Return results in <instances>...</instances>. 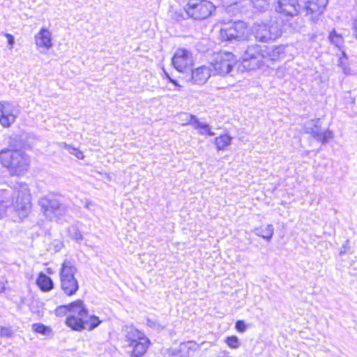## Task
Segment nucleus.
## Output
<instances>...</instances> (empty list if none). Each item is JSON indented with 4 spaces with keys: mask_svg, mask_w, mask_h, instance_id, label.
<instances>
[{
    "mask_svg": "<svg viewBox=\"0 0 357 357\" xmlns=\"http://www.w3.org/2000/svg\"><path fill=\"white\" fill-rule=\"evenodd\" d=\"M57 317H63L69 313L66 318V325L74 331H82L84 329L92 331L101 323L99 318L90 315L83 302L77 300L68 305H63L55 309Z\"/></svg>",
    "mask_w": 357,
    "mask_h": 357,
    "instance_id": "nucleus-1",
    "label": "nucleus"
},
{
    "mask_svg": "<svg viewBox=\"0 0 357 357\" xmlns=\"http://www.w3.org/2000/svg\"><path fill=\"white\" fill-rule=\"evenodd\" d=\"M121 342L123 347L130 357H142L150 344L149 338L132 326L123 327Z\"/></svg>",
    "mask_w": 357,
    "mask_h": 357,
    "instance_id": "nucleus-2",
    "label": "nucleus"
},
{
    "mask_svg": "<svg viewBox=\"0 0 357 357\" xmlns=\"http://www.w3.org/2000/svg\"><path fill=\"white\" fill-rule=\"evenodd\" d=\"M0 163L6 167L11 176H22L30 167L29 156L24 151L4 149L0 151Z\"/></svg>",
    "mask_w": 357,
    "mask_h": 357,
    "instance_id": "nucleus-3",
    "label": "nucleus"
},
{
    "mask_svg": "<svg viewBox=\"0 0 357 357\" xmlns=\"http://www.w3.org/2000/svg\"><path fill=\"white\" fill-rule=\"evenodd\" d=\"M44 215L49 220L57 219L66 215L68 207L63 202V197L56 193H48L38 200Z\"/></svg>",
    "mask_w": 357,
    "mask_h": 357,
    "instance_id": "nucleus-4",
    "label": "nucleus"
},
{
    "mask_svg": "<svg viewBox=\"0 0 357 357\" xmlns=\"http://www.w3.org/2000/svg\"><path fill=\"white\" fill-rule=\"evenodd\" d=\"M76 272L77 268L74 264L70 260H64L61 264L59 276L61 289L66 296H71L79 289L78 281L75 278Z\"/></svg>",
    "mask_w": 357,
    "mask_h": 357,
    "instance_id": "nucleus-5",
    "label": "nucleus"
},
{
    "mask_svg": "<svg viewBox=\"0 0 357 357\" xmlns=\"http://www.w3.org/2000/svg\"><path fill=\"white\" fill-rule=\"evenodd\" d=\"M273 52V49L269 48L265 45L261 46L257 44L249 45L245 50L243 56V63L244 67L250 70L259 68L264 62L266 58L271 57V52Z\"/></svg>",
    "mask_w": 357,
    "mask_h": 357,
    "instance_id": "nucleus-6",
    "label": "nucleus"
},
{
    "mask_svg": "<svg viewBox=\"0 0 357 357\" xmlns=\"http://www.w3.org/2000/svg\"><path fill=\"white\" fill-rule=\"evenodd\" d=\"M237 59L229 52H218L213 54L210 66L213 68V75L225 76L236 66Z\"/></svg>",
    "mask_w": 357,
    "mask_h": 357,
    "instance_id": "nucleus-7",
    "label": "nucleus"
},
{
    "mask_svg": "<svg viewBox=\"0 0 357 357\" xmlns=\"http://www.w3.org/2000/svg\"><path fill=\"white\" fill-rule=\"evenodd\" d=\"M31 193L28 185L20 183L14 192L12 204L21 218H26L31 208Z\"/></svg>",
    "mask_w": 357,
    "mask_h": 357,
    "instance_id": "nucleus-8",
    "label": "nucleus"
},
{
    "mask_svg": "<svg viewBox=\"0 0 357 357\" xmlns=\"http://www.w3.org/2000/svg\"><path fill=\"white\" fill-rule=\"evenodd\" d=\"M215 10L214 5L207 0H190L185 6L187 15L195 20L208 18Z\"/></svg>",
    "mask_w": 357,
    "mask_h": 357,
    "instance_id": "nucleus-9",
    "label": "nucleus"
},
{
    "mask_svg": "<svg viewBox=\"0 0 357 357\" xmlns=\"http://www.w3.org/2000/svg\"><path fill=\"white\" fill-rule=\"evenodd\" d=\"M248 27L242 21L230 22L225 24L220 29L222 40L232 41L243 40L247 34Z\"/></svg>",
    "mask_w": 357,
    "mask_h": 357,
    "instance_id": "nucleus-10",
    "label": "nucleus"
},
{
    "mask_svg": "<svg viewBox=\"0 0 357 357\" xmlns=\"http://www.w3.org/2000/svg\"><path fill=\"white\" fill-rule=\"evenodd\" d=\"M321 126L320 119H315L307 121L303 128L305 133L311 135L317 141L324 144L333 138V133L328 129L323 130Z\"/></svg>",
    "mask_w": 357,
    "mask_h": 357,
    "instance_id": "nucleus-11",
    "label": "nucleus"
},
{
    "mask_svg": "<svg viewBox=\"0 0 357 357\" xmlns=\"http://www.w3.org/2000/svg\"><path fill=\"white\" fill-rule=\"evenodd\" d=\"M255 37L261 42L273 40L280 37L282 31L277 23L259 24L255 29Z\"/></svg>",
    "mask_w": 357,
    "mask_h": 357,
    "instance_id": "nucleus-12",
    "label": "nucleus"
},
{
    "mask_svg": "<svg viewBox=\"0 0 357 357\" xmlns=\"http://www.w3.org/2000/svg\"><path fill=\"white\" fill-rule=\"evenodd\" d=\"M172 65L178 72L190 70L193 65V56L191 52L184 48L176 50L172 58Z\"/></svg>",
    "mask_w": 357,
    "mask_h": 357,
    "instance_id": "nucleus-13",
    "label": "nucleus"
},
{
    "mask_svg": "<svg viewBox=\"0 0 357 357\" xmlns=\"http://www.w3.org/2000/svg\"><path fill=\"white\" fill-rule=\"evenodd\" d=\"M328 0H307L303 10L310 20L317 22L324 12Z\"/></svg>",
    "mask_w": 357,
    "mask_h": 357,
    "instance_id": "nucleus-14",
    "label": "nucleus"
},
{
    "mask_svg": "<svg viewBox=\"0 0 357 357\" xmlns=\"http://www.w3.org/2000/svg\"><path fill=\"white\" fill-rule=\"evenodd\" d=\"M275 9L282 17H293L298 15L300 5L298 0H278Z\"/></svg>",
    "mask_w": 357,
    "mask_h": 357,
    "instance_id": "nucleus-15",
    "label": "nucleus"
},
{
    "mask_svg": "<svg viewBox=\"0 0 357 357\" xmlns=\"http://www.w3.org/2000/svg\"><path fill=\"white\" fill-rule=\"evenodd\" d=\"M17 111L14 105L8 102H0V124L9 128L15 121Z\"/></svg>",
    "mask_w": 357,
    "mask_h": 357,
    "instance_id": "nucleus-16",
    "label": "nucleus"
},
{
    "mask_svg": "<svg viewBox=\"0 0 357 357\" xmlns=\"http://www.w3.org/2000/svg\"><path fill=\"white\" fill-rule=\"evenodd\" d=\"M35 44L40 52L47 51L52 47L51 32L46 28H42L35 35Z\"/></svg>",
    "mask_w": 357,
    "mask_h": 357,
    "instance_id": "nucleus-17",
    "label": "nucleus"
},
{
    "mask_svg": "<svg viewBox=\"0 0 357 357\" xmlns=\"http://www.w3.org/2000/svg\"><path fill=\"white\" fill-rule=\"evenodd\" d=\"M212 75L213 72L209 66H202L192 70L191 82L195 84L203 85Z\"/></svg>",
    "mask_w": 357,
    "mask_h": 357,
    "instance_id": "nucleus-18",
    "label": "nucleus"
},
{
    "mask_svg": "<svg viewBox=\"0 0 357 357\" xmlns=\"http://www.w3.org/2000/svg\"><path fill=\"white\" fill-rule=\"evenodd\" d=\"M188 124H192L195 129L199 130L200 135H206L208 136H213L215 133L211 131V127L208 123L201 122L194 115H188Z\"/></svg>",
    "mask_w": 357,
    "mask_h": 357,
    "instance_id": "nucleus-19",
    "label": "nucleus"
},
{
    "mask_svg": "<svg viewBox=\"0 0 357 357\" xmlns=\"http://www.w3.org/2000/svg\"><path fill=\"white\" fill-rule=\"evenodd\" d=\"M252 231L257 236L270 241L273 236L274 227L272 224H268L264 229L262 227H257L255 228Z\"/></svg>",
    "mask_w": 357,
    "mask_h": 357,
    "instance_id": "nucleus-20",
    "label": "nucleus"
},
{
    "mask_svg": "<svg viewBox=\"0 0 357 357\" xmlns=\"http://www.w3.org/2000/svg\"><path fill=\"white\" fill-rule=\"evenodd\" d=\"M36 283L43 291H49L53 289V282L52 279L42 272L38 275Z\"/></svg>",
    "mask_w": 357,
    "mask_h": 357,
    "instance_id": "nucleus-21",
    "label": "nucleus"
},
{
    "mask_svg": "<svg viewBox=\"0 0 357 357\" xmlns=\"http://www.w3.org/2000/svg\"><path fill=\"white\" fill-rule=\"evenodd\" d=\"M231 137L227 134L222 135L215 139V144L218 151L225 150L231 142Z\"/></svg>",
    "mask_w": 357,
    "mask_h": 357,
    "instance_id": "nucleus-22",
    "label": "nucleus"
},
{
    "mask_svg": "<svg viewBox=\"0 0 357 357\" xmlns=\"http://www.w3.org/2000/svg\"><path fill=\"white\" fill-rule=\"evenodd\" d=\"M59 146L62 149L67 150L69 152V153L75 155L78 159H83L84 157V153L80 150H79L77 148H75L71 145L66 144V142H61L59 144Z\"/></svg>",
    "mask_w": 357,
    "mask_h": 357,
    "instance_id": "nucleus-23",
    "label": "nucleus"
},
{
    "mask_svg": "<svg viewBox=\"0 0 357 357\" xmlns=\"http://www.w3.org/2000/svg\"><path fill=\"white\" fill-rule=\"evenodd\" d=\"M225 342L229 348L232 349H237L241 347V342L238 337L236 335L227 337L225 340Z\"/></svg>",
    "mask_w": 357,
    "mask_h": 357,
    "instance_id": "nucleus-24",
    "label": "nucleus"
},
{
    "mask_svg": "<svg viewBox=\"0 0 357 357\" xmlns=\"http://www.w3.org/2000/svg\"><path fill=\"white\" fill-rule=\"evenodd\" d=\"M32 329L36 333H40L45 335H49L52 333V330L50 327H47L40 323L33 324Z\"/></svg>",
    "mask_w": 357,
    "mask_h": 357,
    "instance_id": "nucleus-25",
    "label": "nucleus"
},
{
    "mask_svg": "<svg viewBox=\"0 0 357 357\" xmlns=\"http://www.w3.org/2000/svg\"><path fill=\"white\" fill-rule=\"evenodd\" d=\"M328 38L331 42L337 47H340L343 44V38L341 35L337 34L335 30L330 33Z\"/></svg>",
    "mask_w": 357,
    "mask_h": 357,
    "instance_id": "nucleus-26",
    "label": "nucleus"
},
{
    "mask_svg": "<svg viewBox=\"0 0 357 357\" xmlns=\"http://www.w3.org/2000/svg\"><path fill=\"white\" fill-rule=\"evenodd\" d=\"M70 232L72 238L75 240L77 241L82 240V234L77 227H72Z\"/></svg>",
    "mask_w": 357,
    "mask_h": 357,
    "instance_id": "nucleus-27",
    "label": "nucleus"
},
{
    "mask_svg": "<svg viewBox=\"0 0 357 357\" xmlns=\"http://www.w3.org/2000/svg\"><path fill=\"white\" fill-rule=\"evenodd\" d=\"M235 328L240 333H244L247 329V326L244 321L238 320L235 324Z\"/></svg>",
    "mask_w": 357,
    "mask_h": 357,
    "instance_id": "nucleus-28",
    "label": "nucleus"
},
{
    "mask_svg": "<svg viewBox=\"0 0 357 357\" xmlns=\"http://www.w3.org/2000/svg\"><path fill=\"white\" fill-rule=\"evenodd\" d=\"M9 206L8 202L1 201L0 202V218H2L7 211V208Z\"/></svg>",
    "mask_w": 357,
    "mask_h": 357,
    "instance_id": "nucleus-29",
    "label": "nucleus"
},
{
    "mask_svg": "<svg viewBox=\"0 0 357 357\" xmlns=\"http://www.w3.org/2000/svg\"><path fill=\"white\" fill-rule=\"evenodd\" d=\"M12 335V331L9 328L1 327L0 329V336L1 337H10Z\"/></svg>",
    "mask_w": 357,
    "mask_h": 357,
    "instance_id": "nucleus-30",
    "label": "nucleus"
},
{
    "mask_svg": "<svg viewBox=\"0 0 357 357\" xmlns=\"http://www.w3.org/2000/svg\"><path fill=\"white\" fill-rule=\"evenodd\" d=\"M5 36L7 38L8 43L10 46V49L12 50L13 49V45L15 43L14 36L13 35L10 34V33H5Z\"/></svg>",
    "mask_w": 357,
    "mask_h": 357,
    "instance_id": "nucleus-31",
    "label": "nucleus"
},
{
    "mask_svg": "<svg viewBox=\"0 0 357 357\" xmlns=\"http://www.w3.org/2000/svg\"><path fill=\"white\" fill-rule=\"evenodd\" d=\"M339 62H340L339 65L342 68V70H343L344 73L345 74H349L350 73V69L349 68H347V67L344 66L342 59H339Z\"/></svg>",
    "mask_w": 357,
    "mask_h": 357,
    "instance_id": "nucleus-32",
    "label": "nucleus"
},
{
    "mask_svg": "<svg viewBox=\"0 0 357 357\" xmlns=\"http://www.w3.org/2000/svg\"><path fill=\"white\" fill-rule=\"evenodd\" d=\"M93 205V202L88 199H86L84 202V206L87 209H90L91 206H92Z\"/></svg>",
    "mask_w": 357,
    "mask_h": 357,
    "instance_id": "nucleus-33",
    "label": "nucleus"
},
{
    "mask_svg": "<svg viewBox=\"0 0 357 357\" xmlns=\"http://www.w3.org/2000/svg\"><path fill=\"white\" fill-rule=\"evenodd\" d=\"M165 77L169 80L170 82H172V84H174L176 86H180L178 84L176 80L172 79L167 72H165Z\"/></svg>",
    "mask_w": 357,
    "mask_h": 357,
    "instance_id": "nucleus-34",
    "label": "nucleus"
},
{
    "mask_svg": "<svg viewBox=\"0 0 357 357\" xmlns=\"http://www.w3.org/2000/svg\"><path fill=\"white\" fill-rule=\"evenodd\" d=\"M353 30H354V35L355 38L357 39V20L354 22Z\"/></svg>",
    "mask_w": 357,
    "mask_h": 357,
    "instance_id": "nucleus-35",
    "label": "nucleus"
},
{
    "mask_svg": "<svg viewBox=\"0 0 357 357\" xmlns=\"http://www.w3.org/2000/svg\"><path fill=\"white\" fill-rule=\"evenodd\" d=\"M5 290V284L3 281H0V293L4 291Z\"/></svg>",
    "mask_w": 357,
    "mask_h": 357,
    "instance_id": "nucleus-36",
    "label": "nucleus"
},
{
    "mask_svg": "<svg viewBox=\"0 0 357 357\" xmlns=\"http://www.w3.org/2000/svg\"><path fill=\"white\" fill-rule=\"evenodd\" d=\"M192 344V342H188L186 344H182L181 346L182 347H186L188 344Z\"/></svg>",
    "mask_w": 357,
    "mask_h": 357,
    "instance_id": "nucleus-37",
    "label": "nucleus"
},
{
    "mask_svg": "<svg viewBox=\"0 0 357 357\" xmlns=\"http://www.w3.org/2000/svg\"><path fill=\"white\" fill-rule=\"evenodd\" d=\"M344 253H346V250H342L340 251V255H343V254H344Z\"/></svg>",
    "mask_w": 357,
    "mask_h": 357,
    "instance_id": "nucleus-38",
    "label": "nucleus"
}]
</instances>
